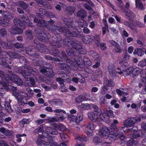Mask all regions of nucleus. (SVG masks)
Listing matches in <instances>:
<instances>
[{
  "mask_svg": "<svg viewBox=\"0 0 146 146\" xmlns=\"http://www.w3.org/2000/svg\"><path fill=\"white\" fill-rule=\"evenodd\" d=\"M141 120L140 118L132 117L128 118L123 122V125L125 127H119V130L120 131L119 132L121 133L123 132H129L130 135H132L133 138H136L139 136L142 135V133L141 135L139 134L142 131L141 130H138L137 128L136 127H133L131 129H127V127L132 126L137 121H140Z\"/></svg>",
  "mask_w": 146,
  "mask_h": 146,
  "instance_id": "nucleus-1",
  "label": "nucleus"
},
{
  "mask_svg": "<svg viewBox=\"0 0 146 146\" xmlns=\"http://www.w3.org/2000/svg\"><path fill=\"white\" fill-rule=\"evenodd\" d=\"M67 64H62L59 65V67L61 69L64 70L66 71V73L68 74L69 73V71L71 68H73L74 67L76 66V64L80 68H82L84 65L90 66L91 64L90 61L88 59L85 58L83 61L82 59L79 58L77 60H74V61L72 60L68 59L66 60Z\"/></svg>",
  "mask_w": 146,
  "mask_h": 146,
  "instance_id": "nucleus-2",
  "label": "nucleus"
},
{
  "mask_svg": "<svg viewBox=\"0 0 146 146\" xmlns=\"http://www.w3.org/2000/svg\"><path fill=\"white\" fill-rule=\"evenodd\" d=\"M119 65L121 66L123 71L121 70V69L119 68H117L118 71L116 72L115 67L113 65H109V71L110 74L112 76H113L115 73H117L119 74H123V75L126 74L129 75L131 74L133 72H136L135 75H137L139 72L137 70L136 68L134 69L133 67L130 66L128 67V64L127 62H125L124 63L122 61H120L119 63Z\"/></svg>",
  "mask_w": 146,
  "mask_h": 146,
  "instance_id": "nucleus-3",
  "label": "nucleus"
},
{
  "mask_svg": "<svg viewBox=\"0 0 146 146\" xmlns=\"http://www.w3.org/2000/svg\"><path fill=\"white\" fill-rule=\"evenodd\" d=\"M19 72L26 78H29V81L27 80L25 81L26 84L30 86L36 87L35 80L36 78L35 75L37 74L35 70L32 69L31 67H25L23 66L19 68Z\"/></svg>",
  "mask_w": 146,
  "mask_h": 146,
  "instance_id": "nucleus-4",
  "label": "nucleus"
},
{
  "mask_svg": "<svg viewBox=\"0 0 146 146\" xmlns=\"http://www.w3.org/2000/svg\"><path fill=\"white\" fill-rule=\"evenodd\" d=\"M22 19L23 22H21L19 19H14V23L16 27L11 29V33L13 34H22L23 33V29L25 28V24L30 26H32L30 23V20L27 17H24Z\"/></svg>",
  "mask_w": 146,
  "mask_h": 146,
  "instance_id": "nucleus-5",
  "label": "nucleus"
},
{
  "mask_svg": "<svg viewBox=\"0 0 146 146\" xmlns=\"http://www.w3.org/2000/svg\"><path fill=\"white\" fill-rule=\"evenodd\" d=\"M13 92L12 94L13 96H15L18 100V103L22 105H24L25 104H28L29 106L31 107L33 106L35 104L31 102L30 101L27 103L28 98L27 97L28 96L27 94L26 93L21 92L20 94L16 92L17 90L16 87H12Z\"/></svg>",
  "mask_w": 146,
  "mask_h": 146,
  "instance_id": "nucleus-6",
  "label": "nucleus"
},
{
  "mask_svg": "<svg viewBox=\"0 0 146 146\" xmlns=\"http://www.w3.org/2000/svg\"><path fill=\"white\" fill-rule=\"evenodd\" d=\"M113 129H111L110 130L108 127L105 126H103L99 131V135L105 138H108L109 139L112 141L118 138V134L115 133V131H113Z\"/></svg>",
  "mask_w": 146,
  "mask_h": 146,
  "instance_id": "nucleus-7",
  "label": "nucleus"
},
{
  "mask_svg": "<svg viewBox=\"0 0 146 146\" xmlns=\"http://www.w3.org/2000/svg\"><path fill=\"white\" fill-rule=\"evenodd\" d=\"M35 132L36 133L41 132L42 133V135H38L36 141V143L38 139L42 141H44L45 143H48L50 140V137H52L49 135L48 133L43 132V127L42 125H40L38 128L35 129Z\"/></svg>",
  "mask_w": 146,
  "mask_h": 146,
  "instance_id": "nucleus-8",
  "label": "nucleus"
},
{
  "mask_svg": "<svg viewBox=\"0 0 146 146\" xmlns=\"http://www.w3.org/2000/svg\"><path fill=\"white\" fill-rule=\"evenodd\" d=\"M100 117L101 121L108 123L110 121V117H114V116L112 110H110L108 111L106 109H104V112L102 114H100Z\"/></svg>",
  "mask_w": 146,
  "mask_h": 146,
  "instance_id": "nucleus-9",
  "label": "nucleus"
},
{
  "mask_svg": "<svg viewBox=\"0 0 146 146\" xmlns=\"http://www.w3.org/2000/svg\"><path fill=\"white\" fill-rule=\"evenodd\" d=\"M102 110L101 109H98L97 111L95 112L92 111L88 113L89 118L91 120L94 122L100 121L101 118L100 117V114H102Z\"/></svg>",
  "mask_w": 146,
  "mask_h": 146,
  "instance_id": "nucleus-10",
  "label": "nucleus"
},
{
  "mask_svg": "<svg viewBox=\"0 0 146 146\" xmlns=\"http://www.w3.org/2000/svg\"><path fill=\"white\" fill-rule=\"evenodd\" d=\"M50 140L48 143H45L38 139L37 144L38 146H67V145L64 143L60 144V146L57 145L56 142L52 140V137H50Z\"/></svg>",
  "mask_w": 146,
  "mask_h": 146,
  "instance_id": "nucleus-11",
  "label": "nucleus"
},
{
  "mask_svg": "<svg viewBox=\"0 0 146 146\" xmlns=\"http://www.w3.org/2000/svg\"><path fill=\"white\" fill-rule=\"evenodd\" d=\"M68 119L70 121L75 122L76 124H78L83 119V115L82 113L78 114L77 116L72 114L68 115Z\"/></svg>",
  "mask_w": 146,
  "mask_h": 146,
  "instance_id": "nucleus-12",
  "label": "nucleus"
},
{
  "mask_svg": "<svg viewBox=\"0 0 146 146\" xmlns=\"http://www.w3.org/2000/svg\"><path fill=\"white\" fill-rule=\"evenodd\" d=\"M11 72L10 71V81L11 80L13 82L17 85L21 86L23 84L22 80L14 74H12L10 75Z\"/></svg>",
  "mask_w": 146,
  "mask_h": 146,
  "instance_id": "nucleus-13",
  "label": "nucleus"
},
{
  "mask_svg": "<svg viewBox=\"0 0 146 146\" xmlns=\"http://www.w3.org/2000/svg\"><path fill=\"white\" fill-rule=\"evenodd\" d=\"M39 70L42 73H45L47 72V74H48V75L52 77H53L54 75L52 74L53 73V71L52 69H48L46 67H44L43 68L42 67H40Z\"/></svg>",
  "mask_w": 146,
  "mask_h": 146,
  "instance_id": "nucleus-14",
  "label": "nucleus"
},
{
  "mask_svg": "<svg viewBox=\"0 0 146 146\" xmlns=\"http://www.w3.org/2000/svg\"><path fill=\"white\" fill-rule=\"evenodd\" d=\"M96 126L94 125L93 123L92 122L90 123L88 125L87 127V131L86 133L88 135H90L92 134L93 130H94Z\"/></svg>",
  "mask_w": 146,
  "mask_h": 146,
  "instance_id": "nucleus-15",
  "label": "nucleus"
},
{
  "mask_svg": "<svg viewBox=\"0 0 146 146\" xmlns=\"http://www.w3.org/2000/svg\"><path fill=\"white\" fill-rule=\"evenodd\" d=\"M59 31L60 32H64V33H66V35L68 36H70L73 37H78V35L76 34V32L74 31L72 33L68 29H67L66 31L65 30V31H63L62 28H61V29L59 30Z\"/></svg>",
  "mask_w": 146,
  "mask_h": 146,
  "instance_id": "nucleus-16",
  "label": "nucleus"
},
{
  "mask_svg": "<svg viewBox=\"0 0 146 146\" xmlns=\"http://www.w3.org/2000/svg\"><path fill=\"white\" fill-rule=\"evenodd\" d=\"M34 22L37 23V25L40 27L46 26H47L48 22H46L42 19L38 20L36 18H34L33 17Z\"/></svg>",
  "mask_w": 146,
  "mask_h": 146,
  "instance_id": "nucleus-17",
  "label": "nucleus"
},
{
  "mask_svg": "<svg viewBox=\"0 0 146 146\" xmlns=\"http://www.w3.org/2000/svg\"><path fill=\"white\" fill-rule=\"evenodd\" d=\"M92 106V104H82L81 105L78 106V108L81 110H84L90 109Z\"/></svg>",
  "mask_w": 146,
  "mask_h": 146,
  "instance_id": "nucleus-18",
  "label": "nucleus"
},
{
  "mask_svg": "<svg viewBox=\"0 0 146 146\" xmlns=\"http://www.w3.org/2000/svg\"><path fill=\"white\" fill-rule=\"evenodd\" d=\"M56 81L60 83V85L61 92H64L67 91V89L63 84L64 81L62 79L59 78L56 79Z\"/></svg>",
  "mask_w": 146,
  "mask_h": 146,
  "instance_id": "nucleus-19",
  "label": "nucleus"
},
{
  "mask_svg": "<svg viewBox=\"0 0 146 146\" xmlns=\"http://www.w3.org/2000/svg\"><path fill=\"white\" fill-rule=\"evenodd\" d=\"M6 12H5L2 10H0V14L3 16V22L5 24L6 23L8 24L9 22V18L6 14Z\"/></svg>",
  "mask_w": 146,
  "mask_h": 146,
  "instance_id": "nucleus-20",
  "label": "nucleus"
},
{
  "mask_svg": "<svg viewBox=\"0 0 146 146\" xmlns=\"http://www.w3.org/2000/svg\"><path fill=\"white\" fill-rule=\"evenodd\" d=\"M45 130L47 132L52 135H56L58 133V131L57 130L54 129H52L48 126L45 127Z\"/></svg>",
  "mask_w": 146,
  "mask_h": 146,
  "instance_id": "nucleus-21",
  "label": "nucleus"
},
{
  "mask_svg": "<svg viewBox=\"0 0 146 146\" xmlns=\"http://www.w3.org/2000/svg\"><path fill=\"white\" fill-rule=\"evenodd\" d=\"M54 127L59 131H64L66 129V127L62 124H55Z\"/></svg>",
  "mask_w": 146,
  "mask_h": 146,
  "instance_id": "nucleus-22",
  "label": "nucleus"
},
{
  "mask_svg": "<svg viewBox=\"0 0 146 146\" xmlns=\"http://www.w3.org/2000/svg\"><path fill=\"white\" fill-rule=\"evenodd\" d=\"M135 3L136 8L141 10H144V7L141 0H135Z\"/></svg>",
  "mask_w": 146,
  "mask_h": 146,
  "instance_id": "nucleus-23",
  "label": "nucleus"
},
{
  "mask_svg": "<svg viewBox=\"0 0 146 146\" xmlns=\"http://www.w3.org/2000/svg\"><path fill=\"white\" fill-rule=\"evenodd\" d=\"M75 139L78 141H86L88 139L85 136L81 135H77L75 137Z\"/></svg>",
  "mask_w": 146,
  "mask_h": 146,
  "instance_id": "nucleus-24",
  "label": "nucleus"
},
{
  "mask_svg": "<svg viewBox=\"0 0 146 146\" xmlns=\"http://www.w3.org/2000/svg\"><path fill=\"white\" fill-rule=\"evenodd\" d=\"M93 38L92 36H85L83 37L82 41L84 43L89 44L92 41Z\"/></svg>",
  "mask_w": 146,
  "mask_h": 146,
  "instance_id": "nucleus-25",
  "label": "nucleus"
},
{
  "mask_svg": "<svg viewBox=\"0 0 146 146\" xmlns=\"http://www.w3.org/2000/svg\"><path fill=\"white\" fill-rule=\"evenodd\" d=\"M133 53L134 54H137L138 56H141L144 54V51L140 48H137L135 50Z\"/></svg>",
  "mask_w": 146,
  "mask_h": 146,
  "instance_id": "nucleus-26",
  "label": "nucleus"
},
{
  "mask_svg": "<svg viewBox=\"0 0 146 146\" xmlns=\"http://www.w3.org/2000/svg\"><path fill=\"white\" fill-rule=\"evenodd\" d=\"M114 131L115 133L117 135L118 134V135L119 136V137L115 139H117L119 137L120 138V139L121 140H123L125 139V137L123 135H121L120 136V135L121 134L125 133V132H123V133H121L119 132V131H120V129L119 130V127L118 128H116L114 130Z\"/></svg>",
  "mask_w": 146,
  "mask_h": 146,
  "instance_id": "nucleus-27",
  "label": "nucleus"
},
{
  "mask_svg": "<svg viewBox=\"0 0 146 146\" xmlns=\"http://www.w3.org/2000/svg\"><path fill=\"white\" fill-rule=\"evenodd\" d=\"M71 19H65L64 20V21L65 24L69 28H73V26L72 25V21Z\"/></svg>",
  "mask_w": 146,
  "mask_h": 146,
  "instance_id": "nucleus-28",
  "label": "nucleus"
},
{
  "mask_svg": "<svg viewBox=\"0 0 146 146\" xmlns=\"http://www.w3.org/2000/svg\"><path fill=\"white\" fill-rule=\"evenodd\" d=\"M60 135L61 139L65 142H68L69 141V138L66 134L62 133H60Z\"/></svg>",
  "mask_w": 146,
  "mask_h": 146,
  "instance_id": "nucleus-29",
  "label": "nucleus"
},
{
  "mask_svg": "<svg viewBox=\"0 0 146 146\" xmlns=\"http://www.w3.org/2000/svg\"><path fill=\"white\" fill-rule=\"evenodd\" d=\"M65 119L64 116H62L59 118V120H58L55 117L52 118L48 117L47 119L50 122H52L53 121H58V120L63 121Z\"/></svg>",
  "mask_w": 146,
  "mask_h": 146,
  "instance_id": "nucleus-30",
  "label": "nucleus"
},
{
  "mask_svg": "<svg viewBox=\"0 0 146 146\" xmlns=\"http://www.w3.org/2000/svg\"><path fill=\"white\" fill-rule=\"evenodd\" d=\"M86 13L85 11L83 9H81L77 13L78 17L84 18L86 15Z\"/></svg>",
  "mask_w": 146,
  "mask_h": 146,
  "instance_id": "nucleus-31",
  "label": "nucleus"
},
{
  "mask_svg": "<svg viewBox=\"0 0 146 146\" xmlns=\"http://www.w3.org/2000/svg\"><path fill=\"white\" fill-rule=\"evenodd\" d=\"M89 54L91 56L95 58L97 60H99V56L97 53L94 51H90Z\"/></svg>",
  "mask_w": 146,
  "mask_h": 146,
  "instance_id": "nucleus-32",
  "label": "nucleus"
},
{
  "mask_svg": "<svg viewBox=\"0 0 146 146\" xmlns=\"http://www.w3.org/2000/svg\"><path fill=\"white\" fill-rule=\"evenodd\" d=\"M71 45L76 50H80L82 48V46L74 42L71 43Z\"/></svg>",
  "mask_w": 146,
  "mask_h": 146,
  "instance_id": "nucleus-33",
  "label": "nucleus"
},
{
  "mask_svg": "<svg viewBox=\"0 0 146 146\" xmlns=\"http://www.w3.org/2000/svg\"><path fill=\"white\" fill-rule=\"evenodd\" d=\"M141 127L142 129H143L144 131L143 132L142 131L140 130L142 132L139 134L141 135L142 133V136H139L138 137H143L144 135L143 134L145 133V131L146 132V123L145 122H143L141 124Z\"/></svg>",
  "mask_w": 146,
  "mask_h": 146,
  "instance_id": "nucleus-34",
  "label": "nucleus"
},
{
  "mask_svg": "<svg viewBox=\"0 0 146 146\" xmlns=\"http://www.w3.org/2000/svg\"><path fill=\"white\" fill-rule=\"evenodd\" d=\"M30 122L29 119L25 118L23 119L19 123V124L20 126L22 127H23V125L24 124H28Z\"/></svg>",
  "mask_w": 146,
  "mask_h": 146,
  "instance_id": "nucleus-35",
  "label": "nucleus"
},
{
  "mask_svg": "<svg viewBox=\"0 0 146 146\" xmlns=\"http://www.w3.org/2000/svg\"><path fill=\"white\" fill-rule=\"evenodd\" d=\"M116 92L118 95L120 96H125L128 94V93L123 91L120 89H117Z\"/></svg>",
  "mask_w": 146,
  "mask_h": 146,
  "instance_id": "nucleus-36",
  "label": "nucleus"
},
{
  "mask_svg": "<svg viewBox=\"0 0 146 146\" xmlns=\"http://www.w3.org/2000/svg\"><path fill=\"white\" fill-rule=\"evenodd\" d=\"M84 100H85V97L83 96H80L77 97L76 99V102L77 103L82 102Z\"/></svg>",
  "mask_w": 146,
  "mask_h": 146,
  "instance_id": "nucleus-37",
  "label": "nucleus"
},
{
  "mask_svg": "<svg viewBox=\"0 0 146 146\" xmlns=\"http://www.w3.org/2000/svg\"><path fill=\"white\" fill-rule=\"evenodd\" d=\"M131 135V137L132 138V139H130L127 141V146H132L134 143V140L133 139L135 138L133 137L132 135ZM137 138L138 137H137Z\"/></svg>",
  "mask_w": 146,
  "mask_h": 146,
  "instance_id": "nucleus-38",
  "label": "nucleus"
},
{
  "mask_svg": "<svg viewBox=\"0 0 146 146\" xmlns=\"http://www.w3.org/2000/svg\"><path fill=\"white\" fill-rule=\"evenodd\" d=\"M40 11L44 15H45L46 16H48L49 17H52L50 15L51 14V13H48L46 12V10L43 9H40Z\"/></svg>",
  "mask_w": 146,
  "mask_h": 146,
  "instance_id": "nucleus-39",
  "label": "nucleus"
},
{
  "mask_svg": "<svg viewBox=\"0 0 146 146\" xmlns=\"http://www.w3.org/2000/svg\"><path fill=\"white\" fill-rule=\"evenodd\" d=\"M67 12H68V13L71 14L74 13L75 11V8L73 7H69L67 8Z\"/></svg>",
  "mask_w": 146,
  "mask_h": 146,
  "instance_id": "nucleus-40",
  "label": "nucleus"
},
{
  "mask_svg": "<svg viewBox=\"0 0 146 146\" xmlns=\"http://www.w3.org/2000/svg\"><path fill=\"white\" fill-rule=\"evenodd\" d=\"M26 90L29 94V95L27 94V98H28V97H31L33 96L34 93L32 90L30 88H27Z\"/></svg>",
  "mask_w": 146,
  "mask_h": 146,
  "instance_id": "nucleus-41",
  "label": "nucleus"
},
{
  "mask_svg": "<svg viewBox=\"0 0 146 146\" xmlns=\"http://www.w3.org/2000/svg\"><path fill=\"white\" fill-rule=\"evenodd\" d=\"M104 85H107L108 86H113L114 85V82L111 80H107L104 82Z\"/></svg>",
  "mask_w": 146,
  "mask_h": 146,
  "instance_id": "nucleus-42",
  "label": "nucleus"
},
{
  "mask_svg": "<svg viewBox=\"0 0 146 146\" xmlns=\"http://www.w3.org/2000/svg\"><path fill=\"white\" fill-rule=\"evenodd\" d=\"M79 25L82 27H87L88 25V23L85 21L82 20V21L79 23Z\"/></svg>",
  "mask_w": 146,
  "mask_h": 146,
  "instance_id": "nucleus-43",
  "label": "nucleus"
},
{
  "mask_svg": "<svg viewBox=\"0 0 146 146\" xmlns=\"http://www.w3.org/2000/svg\"><path fill=\"white\" fill-rule=\"evenodd\" d=\"M130 56L127 54H125L124 55L123 60H121L120 61H122L124 63L125 62H127V61L129 60L130 58Z\"/></svg>",
  "mask_w": 146,
  "mask_h": 146,
  "instance_id": "nucleus-44",
  "label": "nucleus"
},
{
  "mask_svg": "<svg viewBox=\"0 0 146 146\" xmlns=\"http://www.w3.org/2000/svg\"><path fill=\"white\" fill-rule=\"evenodd\" d=\"M26 35L27 37L30 39H32L33 37V35L32 32L30 30L27 31L26 33Z\"/></svg>",
  "mask_w": 146,
  "mask_h": 146,
  "instance_id": "nucleus-45",
  "label": "nucleus"
},
{
  "mask_svg": "<svg viewBox=\"0 0 146 146\" xmlns=\"http://www.w3.org/2000/svg\"><path fill=\"white\" fill-rule=\"evenodd\" d=\"M107 85H104V86L102 88L101 92V93L102 94L104 95L106 93L108 90L107 88Z\"/></svg>",
  "mask_w": 146,
  "mask_h": 146,
  "instance_id": "nucleus-46",
  "label": "nucleus"
},
{
  "mask_svg": "<svg viewBox=\"0 0 146 146\" xmlns=\"http://www.w3.org/2000/svg\"><path fill=\"white\" fill-rule=\"evenodd\" d=\"M138 65L142 67L145 66L146 63L144 60L140 61L138 63Z\"/></svg>",
  "mask_w": 146,
  "mask_h": 146,
  "instance_id": "nucleus-47",
  "label": "nucleus"
},
{
  "mask_svg": "<svg viewBox=\"0 0 146 146\" xmlns=\"http://www.w3.org/2000/svg\"><path fill=\"white\" fill-rule=\"evenodd\" d=\"M126 15L130 18H132L134 16L133 13L131 11L129 10L126 12Z\"/></svg>",
  "mask_w": 146,
  "mask_h": 146,
  "instance_id": "nucleus-48",
  "label": "nucleus"
},
{
  "mask_svg": "<svg viewBox=\"0 0 146 146\" xmlns=\"http://www.w3.org/2000/svg\"><path fill=\"white\" fill-rule=\"evenodd\" d=\"M115 50L116 52L119 53L121 52L120 47L119 44H117L115 46Z\"/></svg>",
  "mask_w": 146,
  "mask_h": 146,
  "instance_id": "nucleus-49",
  "label": "nucleus"
},
{
  "mask_svg": "<svg viewBox=\"0 0 146 146\" xmlns=\"http://www.w3.org/2000/svg\"><path fill=\"white\" fill-rule=\"evenodd\" d=\"M0 34L2 36H3L7 34V32L4 29H0Z\"/></svg>",
  "mask_w": 146,
  "mask_h": 146,
  "instance_id": "nucleus-50",
  "label": "nucleus"
},
{
  "mask_svg": "<svg viewBox=\"0 0 146 146\" xmlns=\"http://www.w3.org/2000/svg\"><path fill=\"white\" fill-rule=\"evenodd\" d=\"M2 46L5 48H9L8 43L5 42H2L1 43Z\"/></svg>",
  "mask_w": 146,
  "mask_h": 146,
  "instance_id": "nucleus-51",
  "label": "nucleus"
},
{
  "mask_svg": "<svg viewBox=\"0 0 146 146\" xmlns=\"http://www.w3.org/2000/svg\"><path fill=\"white\" fill-rule=\"evenodd\" d=\"M20 5L24 9H27L28 7L27 4L22 1L20 2Z\"/></svg>",
  "mask_w": 146,
  "mask_h": 146,
  "instance_id": "nucleus-52",
  "label": "nucleus"
},
{
  "mask_svg": "<svg viewBox=\"0 0 146 146\" xmlns=\"http://www.w3.org/2000/svg\"><path fill=\"white\" fill-rule=\"evenodd\" d=\"M45 120V119H38L36 121L35 123L37 124H40L44 122Z\"/></svg>",
  "mask_w": 146,
  "mask_h": 146,
  "instance_id": "nucleus-53",
  "label": "nucleus"
},
{
  "mask_svg": "<svg viewBox=\"0 0 146 146\" xmlns=\"http://www.w3.org/2000/svg\"><path fill=\"white\" fill-rule=\"evenodd\" d=\"M136 26L140 28H144L145 26L143 23L140 22H138L136 23Z\"/></svg>",
  "mask_w": 146,
  "mask_h": 146,
  "instance_id": "nucleus-54",
  "label": "nucleus"
},
{
  "mask_svg": "<svg viewBox=\"0 0 146 146\" xmlns=\"http://www.w3.org/2000/svg\"><path fill=\"white\" fill-rule=\"evenodd\" d=\"M93 141L94 143H98L100 142V141L99 138L97 136L95 137L93 139Z\"/></svg>",
  "mask_w": 146,
  "mask_h": 146,
  "instance_id": "nucleus-55",
  "label": "nucleus"
},
{
  "mask_svg": "<svg viewBox=\"0 0 146 146\" xmlns=\"http://www.w3.org/2000/svg\"><path fill=\"white\" fill-rule=\"evenodd\" d=\"M118 124V121L115 119H114L113 120V123H112L111 126L112 127H115L116 125Z\"/></svg>",
  "mask_w": 146,
  "mask_h": 146,
  "instance_id": "nucleus-56",
  "label": "nucleus"
},
{
  "mask_svg": "<svg viewBox=\"0 0 146 146\" xmlns=\"http://www.w3.org/2000/svg\"><path fill=\"white\" fill-rule=\"evenodd\" d=\"M17 48H22L23 46L22 44L20 43H16L14 45Z\"/></svg>",
  "mask_w": 146,
  "mask_h": 146,
  "instance_id": "nucleus-57",
  "label": "nucleus"
},
{
  "mask_svg": "<svg viewBox=\"0 0 146 146\" xmlns=\"http://www.w3.org/2000/svg\"><path fill=\"white\" fill-rule=\"evenodd\" d=\"M100 47L102 50H104L106 48V44L103 43H101L100 44Z\"/></svg>",
  "mask_w": 146,
  "mask_h": 146,
  "instance_id": "nucleus-58",
  "label": "nucleus"
},
{
  "mask_svg": "<svg viewBox=\"0 0 146 146\" xmlns=\"http://www.w3.org/2000/svg\"><path fill=\"white\" fill-rule=\"evenodd\" d=\"M133 50V47L132 46H129L128 49V51L130 54L131 53Z\"/></svg>",
  "mask_w": 146,
  "mask_h": 146,
  "instance_id": "nucleus-59",
  "label": "nucleus"
},
{
  "mask_svg": "<svg viewBox=\"0 0 146 146\" xmlns=\"http://www.w3.org/2000/svg\"><path fill=\"white\" fill-rule=\"evenodd\" d=\"M98 90V88L96 87H93L91 90L92 92H96Z\"/></svg>",
  "mask_w": 146,
  "mask_h": 146,
  "instance_id": "nucleus-60",
  "label": "nucleus"
},
{
  "mask_svg": "<svg viewBox=\"0 0 146 146\" xmlns=\"http://www.w3.org/2000/svg\"><path fill=\"white\" fill-rule=\"evenodd\" d=\"M52 102L53 103V104L59 105V100H52Z\"/></svg>",
  "mask_w": 146,
  "mask_h": 146,
  "instance_id": "nucleus-61",
  "label": "nucleus"
},
{
  "mask_svg": "<svg viewBox=\"0 0 146 146\" xmlns=\"http://www.w3.org/2000/svg\"><path fill=\"white\" fill-rule=\"evenodd\" d=\"M110 42L113 46H116V45L118 44L115 41L113 40H111L110 41Z\"/></svg>",
  "mask_w": 146,
  "mask_h": 146,
  "instance_id": "nucleus-62",
  "label": "nucleus"
},
{
  "mask_svg": "<svg viewBox=\"0 0 146 146\" xmlns=\"http://www.w3.org/2000/svg\"><path fill=\"white\" fill-rule=\"evenodd\" d=\"M31 110L29 109H27L21 110V111L23 113H27L29 112Z\"/></svg>",
  "mask_w": 146,
  "mask_h": 146,
  "instance_id": "nucleus-63",
  "label": "nucleus"
},
{
  "mask_svg": "<svg viewBox=\"0 0 146 146\" xmlns=\"http://www.w3.org/2000/svg\"><path fill=\"white\" fill-rule=\"evenodd\" d=\"M83 32L86 33H89L90 32V31L89 29L86 28H84L83 29Z\"/></svg>",
  "mask_w": 146,
  "mask_h": 146,
  "instance_id": "nucleus-64",
  "label": "nucleus"
}]
</instances>
